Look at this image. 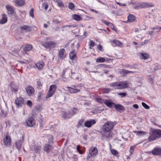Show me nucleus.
Segmentation results:
<instances>
[{"label":"nucleus","instance_id":"nucleus-3","mask_svg":"<svg viewBox=\"0 0 161 161\" xmlns=\"http://www.w3.org/2000/svg\"><path fill=\"white\" fill-rule=\"evenodd\" d=\"M70 73H71L72 74L71 78H77L76 77H75L74 76V75L75 74V73H74L73 74L70 69L66 68L64 70L62 75V79L64 81H65L67 80L66 79L70 75Z\"/></svg>","mask_w":161,"mask_h":161},{"label":"nucleus","instance_id":"nucleus-48","mask_svg":"<svg viewBox=\"0 0 161 161\" xmlns=\"http://www.w3.org/2000/svg\"><path fill=\"white\" fill-rule=\"evenodd\" d=\"M96 101L100 103L103 104V103H104V101L103 99L100 98H97L96 99Z\"/></svg>","mask_w":161,"mask_h":161},{"label":"nucleus","instance_id":"nucleus-27","mask_svg":"<svg viewBox=\"0 0 161 161\" xmlns=\"http://www.w3.org/2000/svg\"><path fill=\"white\" fill-rule=\"evenodd\" d=\"M44 65V62L42 61H39L36 64V66L37 68L39 69H42Z\"/></svg>","mask_w":161,"mask_h":161},{"label":"nucleus","instance_id":"nucleus-10","mask_svg":"<svg viewBox=\"0 0 161 161\" xmlns=\"http://www.w3.org/2000/svg\"><path fill=\"white\" fill-rule=\"evenodd\" d=\"M58 56L60 59H64L66 57L65 49L64 48L61 49L59 51Z\"/></svg>","mask_w":161,"mask_h":161},{"label":"nucleus","instance_id":"nucleus-35","mask_svg":"<svg viewBox=\"0 0 161 161\" xmlns=\"http://www.w3.org/2000/svg\"><path fill=\"white\" fill-rule=\"evenodd\" d=\"M112 42L115 44L116 46L121 47L122 45V42L116 40H114Z\"/></svg>","mask_w":161,"mask_h":161},{"label":"nucleus","instance_id":"nucleus-6","mask_svg":"<svg viewBox=\"0 0 161 161\" xmlns=\"http://www.w3.org/2000/svg\"><path fill=\"white\" fill-rule=\"evenodd\" d=\"M26 122V126L29 127H34L36 125L35 119L32 116H30L27 118Z\"/></svg>","mask_w":161,"mask_h":161},{"label":"nucleus","instance_id":"nucleus-58","mask_svg":"<svg viewBox=\"0 0 161 161\" xmlns=\"http://www.w3.org/2000/svg\"><path fill=\"white\" fill-rule=\"evenodd\" d=\"M151 29L153 30H161V27L158 26H156V27H153Z\"/></svg>","mask_w":161,"mask_h":161},{"label":"nucleus","instance_id":"nucleus-53","mask_svg":"<svg viewBox=\"0 0 161 161\" xmlns=\"http://www.w3.org/2000/svg\"><path fill=\"white\" fill-rule=\"evenodd\" d=\"M142 106L146 109H149L150 108V107L146 103L144 102H142Z\"/></svg>","mask_w":161,"mask_h":161},{"label":"nucleus","instance_id":"nucleus-8","mask_svg":"<svg viewBox=\"0 0 161 161\" xmlns=\"http://www.w3.org/2000/svg\"><path fill=\"white\" fill-rule=\"evenodd\" d=\"M15 103L17 107H22L25 103L24 98L21 97H17L15 100Z\"/></svg>","mask_w":161,"mask_h":161},{"label":"nucleus","instance_id":"nucleus-41","mask_svg":"<svg viewBox=\"0 0 161 161\" xmlns=\"http://www.w3.org/2000/svg\"><path fill=\"white\" fill-rule=\"evenodd\" d=\"M55 2L57 3L58 5L60 7H64V4L62 1L55 0Z\"/></svg>","mask_w":161,"mask_h":161},{"label":"nucleus","instance_id":"nucleus-22","mask_svg":"<svg viewBox=\"0 0 161 161\" xmlns=\"http://www.w3.org/2000/svg\"><path fill=\"white\" fill-rule=\"evenodd\" d=\"M8 21L7 15L5 14H3L2 15V18L0 20L1 24H4L6 23Z\"/></svg>","mask_w":161,"mask_h":161},{"label":"nucleus","instance_id":"nucleus-47","mask_svg":"<svg viewBox=\"0 0 161 161\" xmlns=\"http://www.w3.org/2000/svg\"><path fill=\"white\" fill-rule=\"evenodd\" d=\"M101 21H102V22L103 23H104L106 25H107V26H109V25H111L112 26H113V24L112 23H110V22H108L106 20H105V19H103Z\"/></svg>","mask_w":161,"mask_h":161},{"label":"nucleus","instance_id":"nucleus-5","mask_svg":"<svg viewBox=\"0 0 161 161\" xmlns=\"http://www.w3.org/2000/svg\"><path fill=\"white\" fill-rule=\"evenodd\" d=\"M56 44V43L54 41H50L42 43L41 45L45 48L51 50L55 47Z\"/></svg>","mask_w":161,"mask_h":161},{"label":"nucleus","instance_id":"nucleus-36","mask_svg":"<svg viewBox=\"0 0 161 161\" xmlns=\"http://www.w3.org/2000/svg\"><path fill=\"white\" fill-rule=\"evenodd\" d=\"M13 84V83H11L10 85V87L12 88V91H14L15 92H17L18 91V87L16 86H14Z\"/></svg>","mask_w":161,"mask_h":161},{"label":"nucleus","instance_id":"nucleus-34","mask_svg":"<svg viewBox=\"0 0 161 161\" xmlns=\"http://www.w3.org/2000/svg\"><path fill=\"white\" fill-rule=\"evenodd\" d=\"M120 72L121 74H123V75H125L129 73H134L135 72V71H129L124 69L121 70V71H120Z\"/></svg>","mask_w":161,"mask_h":161},{"label":"nucleus","instance_id":"nucleus-50","mask_svg":"<svg viewBox=\"0 0 161 161\" xmlns=\"http://www.w3.org/2000/svg\"><path fill=\"white\" fill-rule=\"evenodd\" d=\"M111 153L114 155H116L118 154V152L115 150L114 149H112L111 150Z\"/></svg>","mask_w":161,"mask_h":161},{"label":"nucleus","instance_id":"nucleus-12","mask_svg":"<svg viewBox=\"0 0 161 161\" xmlns=\"http://www.w3.org/2000/svg\"><path fill=\"white\" fill-rule=\"evenodd\" d=\"M89 153L91 156H95L98 153V150L96 147H92L89 150Z\"/></svg>","mask_w":161,"mask_h":161},{"label":"nucleus","instance_id":"nucleus-39","mask_svg":"<svg viewBox=\"0 0 161 161\" xmlns=\"http://www.w3.org/2000/svg\"><path fill=\"white\" fill-rule=\"evenodd\" d=\"M36 80L37 87L38 88H41L42 87V86L41 80L40 79H37Z\"/></svg>","mask_w":161,"mask_h":161},{"label":"nucleus","instance_id":"nucleus-45","mask_svg":"<svg viewBox=\"0 0 161 161\" xmlns=\"http://www.w3.org/2000/svg\"><path fill=\"white\" fill-rule=\"evenodd\" d=\"M43 96L44 94L43 93L40 92H39L38 95L37 97V101H40L42 99Z\"/></svg>","mask_w":161,"mask_h":161},{"label":"nucleus","instance_id":"nucleus-44","mask_svg":"<svg viewBox=\"0 0 161 161\" xmlns=\"http://www.w3.org/2000/svg\"><path fill=\"white\" fill-rule=\"evenodd\" d=\"M48 3L47 2H44L42 4V7L47 10L48 8Z\"/></svg>","mask_w":161,"mask_h":161},{"label":"nucleus","instance_id":"nucleus-2","mask_svg":"<svg viewBox=\"0 0 161 161\" xmlns=\"http://www.w3.org/2000/svg\"><path fill=\"white\" fill-rule=\"evenodd\" d=\"M148 141L152 142L161 138V130L151 129L149 133Z\"/></svg>","mask_w":161,"mask_h":161},{"label":"nucleus","instance_id":"nucleus-56","mask_svg":"<svg viewBox=\"0 0 161 161\" xmlns=\"http://www.w3.org/2000/svg\"><path fill=\"white\" fill-rule=\"evenodd\" d=\"M32 103L31 101L30 100L28 101L27 102V105L28 106H29L30 107H31L32 106Z\"/></svg>","mask_w":161,"mask_h":161},{"label":"nucleus","instance_id":"nucleus-31","mask_svg":"<svg viewBox=\"0 0 161 161\" xmlns=\"http://www.w3.org/2000/svg\"><path fill=\"white\" fill-rule=\"evenodd\" d=\"M149 57V55L146 53H140V58L142 59H146Z\"/></svg>","mask_w":161,"mask_h":161},{"label":"nucleus","instance_id":"nucleus-59","mask_svg":"<svg viewBox=\"0 0 161 161\" xmlns=\"http://www.w3.org/2000/svg\"><path fill=\"white\" fill-rule=\"evenodd\" d=\"M76 27V26H74L73 25H65V26H63L62 28H65V27Z\"/></svg>","mask_w":161,"mask_h":161},{"label":"nucleus","instance_id":"nucleus-28","mask_svg":"<svg viewBox=\"0 0 161 161\" xmlns=\"http://www.w3.org/2000/svg\"><path fill=\"white\" fill-rule=\"evenodd\" d=\"M6 8L7 10V12L8 14H11L14 13V10L13 8L9 5H6Z\"/></svg>","mask_w":161,"mask_h":161},{"label":"nucleus","instance_id":"nucleus-62","mask_svg":"<svg viewBox=\"0 0 161 161\" xmlns=\"http://www.w3.org/2000/svg\"><path fill=\"white\" fill-rule=\"evenodd\" d=\"M153 32L154 31H150L148 32V33L151 36H153Z\"/></svg>","mask_w":161,"mask_h":161},{"label":"nucleus","instance_id":"nucleus-43","mask_svg":"<svg viewBox=\"0 0 161 161\" xmlns=\"http://www.w3.org/2000/svg\"><path fill=\"white\" fill-rule=\"evenodd\" d=\"M75 5L73 3L69 2V4L68 8L69 9L73 10L75 8Z\"/></svg>","mask_w":161,"mask_h":161},{"label":"nucleus","instance_id":"nucleus-18","mask_svg":"<svg viewBox=\"0 0 161 161\" xmlns=\"http://www.w3.org/2000/svg\"><path fill=\"white\" fill-rule=\"evenodd\" d=\"M62 118L64 119H69L72 117L71 113L70 111L64 112L62 113Z\"/></svg>","mask_w":161,"mask_h":161},{"label":"nucleus","instance_id":"nucleus-54","mask_svg":"<svg viewBox=\"0 0 161 161\" xmlns=\"http://www.w3.org/2000/svg\"><path fill=\"white\" fill-rule=\"evenodd\" d=\"M95 43L92 40H91L90 42V43L89 44V45L90 46V48L92 49V48L91 47H93L95 45Z\"/></svg>","mask_w":161,"mask_h":161},{"label":"nucleus","instance_id":"nucleus-55","mask_svg":"<svg viewBox=\"0 0 161 161\" xmlns=\"http://www.w3.org/2000/svg\"><path fill=\"white\" fill-rule=\"evenodd\" d=\"M134 146H131L130 148V155H131L133 153V152L134 151Z\"/></svg>","mask_w":161,"mask_h":161},{"label":"nucleus","instance_id":"nucleus-1","mask_svg":"<svg viewBox=\"0 0 161 161\" xmlns=\"http://www.w3.org/2000/svg\"><path fill=\"white\" fill-rule=\"evenodd\" d=\"M115 125V123L110 121L105 122L102 126V131L100 134L103 137L110 138L112 137V130Z\"/></svg>","mask_w":161,"mask_h":161},{"label":"nucleus","instance_id":"nucleus-24","mask_svg":"<svg viewBox=\"0 0 161 161\" xmlns=\"http://www.w3.org/2000/svg\"><path fill=\"white\" fill-rule=\"evenodd\" d=\"M44 148V151L47 153H49L52 148V146L49 144H45Z\"/></svg>","mask_w":161,"mask_h":161},{"label":"nucleus","instance_id":"nucleus-13","mask_svg":"<svg viewBox=\"0 0 161 161\" xmlns=\"http://www.w3.org/2000/svg\"><path fill=\"white\" fill-rule=\"evenodd\" d=\"M119 89H125L128 87L129 84L126 81L119 82Z\"/></svg>","mask_w":161,"mask_h":161},{"label":"nucleus","instance_id":"nucleus-15","mask_svg":"<svg viewBox=\"0 0 161 161\" xmlns=\"http://www.w3.org/2000/svg\"><path fill=\"white\" fill-rule=\"evenodd\" d=\"M96 122L95 119H91L89 121H86L84 125L86 127L90 128L92 125L96 124Z\"/></svg>","mask_w":161,"mask_h":161},{"label":"nucleus","instance_id":"nucleus-26","mask_svg":"<svg viewBox=\"0 0 161 161\" xmlns=\"http://www.w3.org/2000/svg\"><path fill=\"white\" fill-rule=\"evenodd\" d=\"M104 104L109 108H111L113 106H114L115 104L114 103L111 102L108 100H105Z\"/></svg>","mask_w":161,"mask_h":161},{"label":"nucleus","instance_id":"nucleus-17","mask_svg":"<svg viewBox=\"0 0 161 161\" xmlns=\"http://www.w3.org/2000/svg\"><path fill=\"white\" fill-rule=\"evenodd\" d=\"M26 92L28 95L31 96L33 95L34 92V88L31 86H28L26 89Z\"/></svg>","mask_w":161,"mask_h":161},{"label":"nucleus","instance_id":"nucleus-7","mask_svg":"<svg viewBox=\"0 0 161 161\" xmlns=\"http://www.w3.org/2000/svg\"><path fill=\"white\" fill-rule=\"evenodd\" d=\"M57 88V86L55 85H51L50 86L49 90L47 92L46 97L47 99L52 97L55 93Z\"/></svg>","mask_w":161,"mask_h":161},{"label":"nucleus","instance_id":"nucleus-19","mask_svg":"<svg viewBox=\"0 0 161 161\" xmlns=\"http://www.w3.org/2000/svg\"><path fill=\"white\" fill-rule=\"evenodd\" d=\"M152 153L154 155H161V148H156L152 151Z\"/></svg>","mask_w":161,"mask_h":161},{"label":"nucleus","instance_id":"nucleus-29","mask_svg":"<svg viewBox=\"0 0 161 161\" xmlns=\"http://www.w3.org/2000/svg\"><path fill=\"white\" fill-rule=\"evenodd\" d=\"M32 48V46L31 44H27L24 47V50L26 51H31Z\"/></svg>","mask_w":161,"mask_h":161},{"label":"nucleus","instance_id":"nucleus-57","mask_svg":"<svg viewBox=\"0 0 161 161\" xmlns=\"http://www.w3.org/2000/svg\"><path fill=\"white\" fill-rule=\"evenodd\" d=\"M97 49L99 50L100 51H102L103 50V47L100 44H99L97 46Z\"/></svg>","mask_w":161,"mask_h":161},{"label":"nucleus","instance_id":"nucleus-4","mask_svg":"<svg viewBox=\"0 0 161 161\" xmlns=\"http://www.w3.org/2000/svg\"><path fill=\"white\" fill-rule=\"evenodd\" d=\"M154 5L152 3H148L143 2L139 3L134 7V8L136 9H140L141 8H147L153 7Z\"/></svg>","mask_w":161,"mask_h":161},{"label":"nucleus","instance_id":"nucleus-63","mask_svg":"<svg viewBox=\"0 0 161 161\" xmlns=\"http://www.w3.org/2000/svg\"><path fill=\"white\" fill-rule=\"evenodd\" d=\"M109 26H110L111 28V29L113 30H114L115 31H116V29H115V28L113 24V26H112L111 25H109Z\"/></svg>","mask_w":161,"mask_h":161},{"label":"nucleus","instance_id":"nucleus-37","mask_svg":"<svg viewBox=\"0 0 161 161\" xmlns=\"http://www.w3.org/2000/svg\"><path fill=\"white\" fill-rule=\"evenodd\" d=\"M135 19L134 16L130 14L128 16V20L130 22H132Z\"/></svg>","mask_w":161,"mask_h":161},{"label":"nucleus","instance_id":"nucleus-52","mask_svg":"<svg viewBox=\"0 0 161 161\" xmlns=\"http://www.w3.org/2000/svg\"><path fill=\"white\" fill-rule=\"evenodd\" d=\"M126 95V93L125 92H119L118 93V95L120 96L121 97H125Z\"/></svg>","mask_w":161,"mask_h":161},{"label":"nucleus","instance_id":"nucleus-9","mask_svg":"<svg viewBox=\"0 0 161 161\" xmlns=\"http://www.w3.org/2000/svg\"><path fill=\"white\" fill-rule=\"evenodd\" d=\"M68 89V91L71 93H75L79 92L80 89L78 88V86H72L71 87H67Z\"/></svg>","mask_w":161,"mask_h":161},{"label":"nucleus","instance_id":"nucleus-42","mask_svg":"<svg viewBox=\"0 0 161 161\" xmlns=\"http://www.w3.org/2000/svg\"><path fill=\"white\" fill-rule=\"evenodd\" d=\"M78 110L77 108H73L72 109V113H71L72 116L75 115L77 112Z\"/></svg>","mask_w":161,"mask_h":161},{"label":"nucleus","instance_id":"nucleus-14","mask_svg":"<svg viewBox=\"0 0 161 161\" xmlns=\"http://www.w3.org/2000/svg\"><path fill=\"white\" fill-rule=\"evenodd\" d=\"M20 29L22 32H27L31 31L32 28L31 26L29 25H24L21 27Z\"/></svg>","mask_w":161,"mask_h":161},{"label":"nucleus","instance_id":"nucleus-40","mask_svg":"<svg viewBox=\"0 0 161 161\" xmlns=\"http://www.w3.org/2000/svg\"><path fill=\"white\" fill-rule=\"evenodd\" d=\"M72 18L74 19L77 21H80L81 19V18L79 15L75 14L72 15Z\"/></svg>","mask_w":161,"mask_h":161},{"label":"nucleus","instance_id":"nucleus-32","mask_svg":"<svg viewBox=\"0 0 161 161\" xmlns=\"http://www.w3.org/2000/svg\"><path fill=\"white\" fill-rule=\"evenodd\" d=\"M110 86L114 89H119V82L112 83L110 84Z\"/></svg>","mask_w":161,"mask_h":161},{"label":"nucleus","instance_id":"nucleus-64","mask_svg":"<svg viewBox=\"0 0 161 161\" xmlns=\"http://www.w3.org/2000/svg\"><path fill=\"white\" fill-rule=\"evenodd\" d=\"M77 149L78 151V152H79V153H81L80 152V147L79 146H77Z\"/></svg>","mask_w":161,"mask_h":161},{"label":"nucleus","instance_id":"nucleus-25","mask_svg":"<svg viewBox=\"0 0 161 161\" xmlns=\"http://www.w3.org/2000/svg\"><path fill=\"white\" fill-rule=\"evenodd\" d=\"M115 108L118 111H121L125 110V108L122 105L119 104H115L114 106Z\"/></svg>","mask_w":161,"mask_h":161},{"label":"nucleus","instance_id":"nucleus-23","mask_svg":"<svg viewBox=\"0 0 161 161\" xmlns=\"http://www.w3.org/2000/svg\"><path fill=\"white\" fill-rule=\"evenodd\" d=\"M69 57L70 59L74 60L77 58L76 53L74 50L71 51L69 54Z\"/></svg>","mask_w":161,"mask_h":161},{"label":"nucleus","instance_id":"nucleus-20","mask_svg":"<svg viewBox=\"0 0 161 161\" xmlns=\"http://www.w3.org/2000/svg\"><path fill=\"white\" fill-rule=\"evenodd\" d=\"M31 150L37 153L39 152L41 148V146L40 145L35 144L31 148Z\"/></svg>","mask_w":161,"mask_h":161},{"label":"nucleus","instance_id":"nucleus-30","mask_svg":"<svg viewBox=\"0 0 161 161\" xmlns=\"http://www.w3.org/2000/svg\"><path fill=\"white\" fill-rule=\"evenodd\" d=\"M14 3L16 5L21 6L24 4L25 1L24 0H15Z\"/></svg>","mask_w":161,"mask_h":161},{"label":"nucleus","instance_id":"nucleus-60","mask_svg":"<svg viewBox=\"0 0 161 161\" xmlns=\"http://www.w3.org/2000/svg\"><path fill=\"white\" fill-rule=\"evenodd\" d=\"M53 23L55 24H58L60 22V21L57 19H55L53 21Z\"/></svg>","mask_w":161,"mask_h":161},{"label":"nucleus","instance_id":"nucleus-33","mask_svg":"<svg viewBox=\"0 0 161 161\" xmlns=\"http://www.w3.org/2000/svg\"><path fill=\"white\" fill-rule=\"evenodd\" d=\"M123 66L125 68H129L130 69H136L137 67V64H125L123 65Z\"/></svg>","mask_w":161,"mask_h":161},{"label":"nucleus","instance_id":"nucleus-49","mask_svg":"<svg viewBox=\"0 0 161 161\" xmlns=\"http://www.w3.org/2000/svg\"><path fill=\"white\" fill-rule=\"evenodd\" d=\"M105 59L103 57L98 58L97 59V61L99 62H103L105 61Z\"/></svg>","mask_w":161,"mask_h":161},{"label":"nucleus","instance_id":"nucleus-16","mask_svg":"<svg viewBox=\"0 0 161 161\" xmlns=\"http://www.w3.org/2000/svg\"><path fill=\"white\" fill-rule=\"evenodd\" d=\"M24 138V136L23 135L22 136V139L17 140L15 142V146L16 148L19 150L20 149L21 147L22 144L23 142Z\"/></svg>","mask_w":161,"mask_h":161},{"label":"nucleus","instance_id":"nucleus-61","mask_svg":"<svg viewBox=\"0 0 161 161\" xmlns=\"http://www.w3.org/2000/svg\"><path fill=\"white\" fill-rule=\"evenodd\" d=\"M133 108H136V109H138L139 108V106L137 104H134L133 105Z\"/></svg>","mask_w":161,"mask_h":161},{"label":"nucleus","instance_id":"nucleus-51","mask_svg":"<svg viewBox=\"0 0 161 161\" xmlns=\"http://www.w3.org/2000/svg\"><path fill=\"white\" fill-rule=\"evenodd\" d=\"M34 10L33 8H32L30 11L29 14L31 16V17L32 18H34Z\"/></svg>","mask_w":161,"mask_h":161},{"label":"nucleus","instance_id":"nucleus-46","mask_svg":"<svg viewBox=\"0 0 161 161\" xmlns=\"http://www.w3.org/2000/svg\"><path fill=\"white\" fill-rule=\"evenodd\" d=\"M84 121V119H82L79 120L78 123L77 125V127L78 128H79L80 127V126H82V124L83 123Z\"/></svg>","mask_w":161,"mask_h":161},{"label":"nucleus","instance_id":"nucleus-11","mask_svg":"<svg viewBox=\"0 0 161 161\" xmlns=\"http://www.w3.org/2000/svg\"><path fill=\"white\" fill-rule=\"evenodd\" d=\"M4 145L7 147H8L11 144V139L8 135L6 136L3 139Z\"/></svg>","mask_w":161,"mask_h":161},{"label":"nucleus","instance_id":"nucleus-21","mask_svg":"<svg viewBox=\"0 0 161 161\" xmlns=\"http://www.w3.org/2000/svg\"><path fill=\"white\" fill-rule=\"evenodd\" d=\"M8 112V109L6 108L2 109L0 112V115L1 117L6 118L7 116Z\"/></svg>","mask_w":161,"mask_h":161},{"label":"nucleus","instance_id":"nucleus-38","mask_svg":"<svg viewBox=\"0 0 161 161\" xmlns=\"http://www.w3.org/2000/svg\"><path fill=\"white\" fill-rule=\"evenodd\" d=\"M134 132L136 133L137 135L139 136L144 135L146 134V132L143 131H134Z\"/></svg>","mask_w":161,"mask_h":161}]
</instances>
